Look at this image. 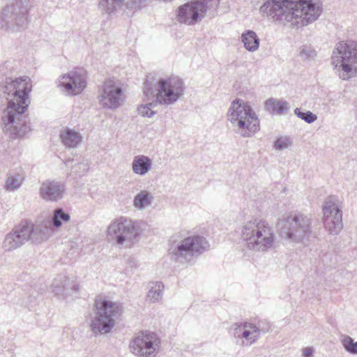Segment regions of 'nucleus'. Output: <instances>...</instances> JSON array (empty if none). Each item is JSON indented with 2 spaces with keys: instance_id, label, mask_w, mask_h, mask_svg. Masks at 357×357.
<instances>
[{
  "instance_id": "1",
  "label": "nucleus",
  "mask_w": 357,
  "mask_h": 357,
  "mask_svg": "<svg viewBox=\"0 0 357 357\" xmlns=\"http://www.w3.org/2000/svg\"><path fill=\"white\" fill-rule=\"evenodd\" d=\"M32 85L28 77H22L6 82L4 93L7 95V107L3 111L2 128L11 137L26 135L31 130L26 112L30 104L29 93Z\"/></svg>"
},
{
  "instance_id": "2",
  "label": "nucleus",
  "mask_w": 357,
  "mask_h": 357,
  "mask_svg": "<svg viewBox=\"0 0 357 357\" xmlns=\"http://www.w3.org/2000/svg\"><path fill=\"white\" fill-rule=\"evenodd\" d=\"M259 12L274 22H291L293 26H305L314 22L321 13V7L315 0H268Z\"/></svg>"
},
{
  "instance_id": "3",
  "label": "nucleus",
  "mask_w": 357,
  "mask_h": 357,
  "mask_svg": "<svg viewBox=\"0 0 357 357\" xmlns=\"http://www.w3.org/2000/svg\"><path fill=\"white\" fill-rule=\"evenodd\" d=\"M185 85L183 80L177 77L160 78L155 81L151 76H147L144 83V95L148 98H155L152 102L142 105L137 107L139 114L151 118L155 112L151 107L160 105H172L176 102L184 93Z\"/></svg>"
},
{
  "instance_id": "4",
  "label": "nucleus",
  "mask_w": 357,
  "mask_h": 357,
  "mask_svg": "<svg viewBox=\"0 0 357 357\" xmlns=\"http://www.w3.org/2000/svg\"><path fill=\"white\" fill-rule=\"evenodd\" d=\"M241 237L246 242L248 250L258 252H266L272 249L275 241L273 229L269 223L257 218L245 223Z\"/></svg>"
},
{
  "instance_id": "5",
  "label": "nucleus",
  "mask_w": 357,
  "mask_h": 357,
  "mask_svg": "<svg viewBox=\"0 0 357 357\" xmlns=\"http://www.w3.org/2000/svg\"><path fill=\"white\" fill-rule=\"evenodd\" d=\"M312 220L301 213L291 214L278 222L280 236L292 243L307 244L313 237Z\"/></svg>"
},
{
  "instance_id": "6",
  "label": "nucleus",
  "mask_w": 357,
  "mask_h": 357,
  "mask_svg": "<svg viewBox=\"0 0 357 357\" xmlns=\"http://www.w3.org/2000/svg\"><path fill=\"white\" fill-rule=\"evenodd\" d=\"M331 64L339 77L348 80L357 75V41H342L336 44Z\"/></svg>"
},
{
  "instance_id": "7",
  "label": "nucleus",
  "mask_w": 357,
  "mask_h": 357,
  "mask_svg": "<svg viewBox=\"0 0 357 357\" xmlns=\"http://www.w3.org/2000/svg\"><path fill=\"white\" fill-rule=\"evenodd\" d=\"M228 120L238 133L248 137L259 130V121L251 107L241 99L233 100L227 112Z\"/></svg>"
},
{
  "instance_id": "8",
  "label": "nucleus",
  "mask_w": 357,
  "mask_h": 357,
  "mask_svg": "<svg viewBox=\"0 0 357 357\" xmlns=\"http://www.w3.org/2000/svg\"><path fill=\"white\" fill-rule=\"evenodd\" d=\"M47 238L46 229L25 220L6 235L2 248L6 252H10L20 248L29 240L34 243H41Z\"/></svg>"
},
{
  "instance_id": "9",
  "label": "nucleus",
  "mask_w": 357,
  "mask_h": 357,
  "mask_svg": "<svg viewBox=\"0 0 357 357\" xmlns=\"http://www.w3.org/2000/svg\"><path fill=\"white\" fill-rule=\"evenodd\" d=\"M209 248L206 239L199 235L185 237L181 241H172L168 250L171 257L181 263L191 262Z\"/></svg>"
},
{
  "instance_id": "10",
  "label": "nucleus",
  "mask_w": 357,
  "mask_h": 357,
  "mask_svg": "<svg viewBox=\"0 0 357 357\" xmlns=\"http://www.w3.org/2000/svg\"><path fill=\"white\" fill-rule=\"evenodd\" d=\"M120 312L121 308L116 303L107 300L96 301L95 314L90 324L91 331L96 335L109 333Z\"/></svg>"
},
{
  "instance_id": "11",
  "label": "nucleus",
  "mask_w": 357,
  "mask_h": 357,
  "mask_svg": "<svg viewBox=\"0 0 357 357\" xmlns=\"http://www.w3.org/2000/svg\"><path fill=\"white\" fill-rule=\"evenodd\" d=\"M220 4V0H195L189 1L176 10V20L180 23L193 25L200 22L207 11L215 12Z\"/></svg>"
},
{
  "instance_id": "12",
  "label": "nucleus",
  "mask_w": 357,
  "mask_h": 357,
  "mask_svg": "<svg viewBox=\"0 0 357 357\" xmlns=\"http://www.w3.org/2000/svg\"><path fill=\"white\" fill-rule=\"evenodd\" d=\"M141 232L140 223L126 217L114 220L107 228V235L119 245L130 242Z\"/></svg>"
},
{
  "instance_id": "13",
  "label": "nucleus",
  "mask_w": 357,
  "mask_h": 357,
  "mask_svg": "<svg viewBox=\"0 0 357 357\" xmlns=\"http://www.w3.org/2000/svg\"><path fill=\"white\" fill-rule=\"evenodd\" d=\"M160 341L152 332H140L130 342V351L139 357L155 356L159 349Z\"/></svg>"
},
{
  "instance_id": "14",
  "label": "nucleus",
  "mask_w": 357,
  "mask_h": 357,
  "mask_svg": "<svg viewBox=\"0 0 357 357\" xmlns=\"http://www.w3.org/2000/svg\"><path fill=\"white\" fill-rule=\"evenodd\" d=\"M26 0H10L1 13L2 21L8 27L22 28L27 22Z\"/></svg>"
},
{
  "instance_id": "15",
  "label": "nucleus",
  "mask_w": 357,
  "mask_h": 357,
  "mask_svg": "<svg viewBox=\"0 0 357 357\" xmlns=\"http://www.w3.org/2000/svg\"><path fill=\"white\" fill-rule=\"evenodd\" d=\"M323 221L330 234L336 235L342 230V211L333 197H328L322 206Z\"/></svg>"
},
{
  "instance_id": "16",
  "label": "nucleus",
  "mask_w": 357,
  "mask_h": 357,
  "mask_svg": "<svg viewBox=\"0 0 357 357\" xmlns=\"http://www.w3.org/2000/svg\"><path fill=\"white\" fill-rule=\"evenodd\" d=\"M98 99L102 107L115 109L123 103V89L113 80H107L104 83L102 93L98 96Z\"/></svg>"
},
{
  "instance_id": "17",
  "label": "nucleus",
  "mask_w": 357,
  "mask_h": 357,
  "mask_svg": "<svg viewBox=\"0 0 357 357\" xmlns=\"http://www.w3.org/2000/svg\"><path fill=\"white\" fill-rule=\"evenodd\" d=\"M59 86L68 95L80 93L86 86L85 70L79 68L61 76Z\"/></svg>"
},
{
  "instance_id": "18",
  "label": "nucleus",
  "mask_w": 357,
  "mask_h": 357,
  "mask_svg": "<svg viewBox=\"0 0 357 357\" xmlns=\"http://www.w3.org/2000/svg\"><path fill=\"white\" fill-rule=\"evenodd\" d=\"M65 192L64 183L55 180L44 181L40 188V197L49 202H57L61 199Z\"/></svg>"
},
{
  "instance_id": "19",
  "label": "nucleus",
  "mask_w": 357,
  "mask_h": 357,
  "mask_svg": "<svg viewBox=\"0 0 357 357\" xmlns=\"http://www.w3.org/2000/svg\"><path fill=\"white\" fill-rule=\"evenodd\" d=\"M146 0H100L98 8L110 15L124 6L128 9L138 10L145 5Z\"/></svg>"
},
{
  "instance_id": "20",
  "label": "nucleus",
  "mask_w": 357,
  "mask_h": 357,
  "mask_svg": "<svg viewBox=\"0 0 357 357\" xmlns=\"http://www.w3.org/2000/svg\"><path fill=\"white\" fill-rule=\"evenodd\" d=\"M79 289L78 284L75 282L74 277L60 276L52 283V291L57 296L68 297L77 293Z\"/></svg>"
},
{
  "instance_id": "21",
  "label": "nucleus",
  "mask_w": 357,
  "mask_h": 357,
  "mask_svg": "<svg viewBox=\"0 0 357 357\" xmlns=\"http://www.w3.org/2000/svg\"><path fill=\"white\" fill-rule=\"evenodd\" d=\"M245 329L241 333V337L236 341L241 346H250L259 337L260 330L255 324L248 323L245 324Z\"/></svg>"
},
{
  "instance_id": "22",
  "label": "nucleus",
  "mask_w": 357,
  "mask_h": 357,
  "mask_svg": "<svg viewBox=\"0 0 357 357\" xmlns=\"http://www.w3.org/2000/svg\"><path fill=\"white\" fill-rule=\"evenodd\" d=\"M151 159L144 155L135 156L132 162V169L136 174L144 176L151 169Z\"/></svg>"
},
{
  "instance_id": "23",
  "label": "nucleus",
  "mask_w": 357,
  "mask_h": 357,
  "mask_svg": "<svg viewBox=\"0 0 357 357\" xmlns=\"http://www.w3.org/2000/svg\"><path fill=\"white\" fill-rule=\"evenodd\" d=\"M60 138L63 144L68 148H75L82 142L81 135L74 130L63 129L60 132Z\"/></svg>"
},
{
  "instance_id": "24",
  "label": "nucleus",
  "mask_w": 357,
  "mask_h": 357,
  "mask_svg": "<svg viewBox=\"0 0 357 357\" xmlns=\"http://www.w3.org/2000/svg\"><path fill=\"white\" fill-rule=\"evenodd\" d=\"M241 40L245 48L249 52H255L259 46V38L257 33L252 30H247L241 35Z\"/></svg>"
},
{
  "instance_id": "25",
  "label": "nucleus",
  "mask_w": 357,
  "mask_h": 357,
  "mask_svg": "<svg viewBox=\"0 0 357 357\" xmlns=\"http://www.w3.org/2000/svg\"><path fill=\"white\" fill-rule=\"evenodd\" d=\"M289 106L287 101L269 98L265 102V109L273 114H282L287 112Z\"/></svg>"
},
{
  "instance_id": "26",
  "label": "nucleus",
  "mask_w": 357,
  "mask_h": 357,
  "mask_svg": "<svg viewBox=\"0 0 357 357\" xmlns=\"http://www.w3.org/2000/svg\"><path fill=\"white\" fill-rule=\"evenodd\" d=\"M164 288V284L161 282H150L149 283V289L147 292L146 298L151 303L161 301Z\"/></svg>"
},
{
  "instance_id": "27",
  "label": "nucleus",
  "mask_w": 357,
  "mask_h": 357,
  "mask_svg": "<svg viewBox=\"0 0 357 357\" xmlns=\"http://www.w3.org/2000/svg\"><path fill=\"white\" fill-rule=\"evenodd\" d=\"M24 176L22 173H9L5 181L6 190L12 192L18 190L24 182Z\"/></svg>"
},
{
  "instance_id": "28",
  "label": "nucleus",
  "mask_w": 357,
  "mask_h": 357,
  "mask_svg": "<svg viewBox=\"0 0 357 357\" xmlns=\"http://www.w3.org/2000/svg\"><path fill=\"white\" fill-rule=\"evenodd\" d=\"M153 196L147 190H141L133 199V206L137 210L142 211L151 205Z\"/></svg>"
},
{
  "instance_id": "29",
  "label": "nucleus",
  "mask_w": 357,
  "mask_h": 357,
  "mask_svg": "<svg viewBox=\"0 0 357 357\" xmlns=\"http://www.w3.org/2000/svg\"><path fill=\"white\" fill-rule=\"evenodd\" d=\"M70 219V216L68 213L64 212L63 208H58L54 211L51 223L53 227H59L62 225L63 222H69Z\"/></svg>"
},
{
  "instance_id": "30",
  "label": "nucleus",
  "mask_w": 357,
  "mask_h": 357,
  "mask_svg": "<svg viewBox=\"0 0 357 357\" xmlns=\"http://www.w3.org/2000/svg\"><path fill=\"white\" fill-rule=\"evenodd\" d=\"M89 167L86 160L75 163L71 167V171L68 176L73 178H76L84 176L89 170Z\"/></svg>"
},
{
  "instance_id": "31",
  "label": "nucleus",
  "mask_w": 357,
  "mask_h": 357,
  "mask_svg": "<svg viewBox=\"0 0 357 357\" xmlns=\"http://www.w3.org/2000/svg\"><path fill=\"white\" fill-rule=\"evenodd\" d=\"M344 349L351 354H357V342L348 335H345L341 340Z\"/></svg>"
},
{
  "instance_id": "32",
  "label": "nucleus",
  "mask_w": 357,
  "mask_h": 357,
  "mask_svg": "<svg viewBox=\"0 0 357 357\" xmlns=\"http://www.w3.org/2000/svg\"><path fill=\"white\" fill-rule=\"evenodd\" d=\"M294 114L298 118L305 121L307 123H312L317 119V115L313 114L312 112H310V111L303 112V111H301V109L300 108H296L294 110Z\"/></svg>"
},
{
  "instance_id": "33",
  "label": "nucleus",
  "mask_w": 357,
  "mask_h": 357,
  "mask_svg": "<svg viewBox=\"0 0 357 357\" xmlns=\"http://www.w3.org/2000/svg\"><path fill=\"white\" fill-rule=\"evenodd\" d=\"M316 54V51L310 45H304L299 48V55L303 60L313 59Z\"/></svg>"
},
{
  "instance_id": "34",
  "label": "nucleus",
  "mask_w": 357,
  "mask_h": 357,
  "mask_svg": "<svg viewBox=\"0 0 357 357\" xmlns=\"http://www.w3.org/2000/svg\"><path fill=\"white\" fill-rule=\"evenodd\" d=\"M245 324H248V322L235 323L231 327L233 335L238 340L241 337L243 331L246 328Z\"/></svg>"
},
{
  "instance_id": "35",
  "label": "nucleus",
  "mask_w": 357,
  "mask_h": 357,
  "mask_svg": "<svg viewBox=\"0 0 357 357\" xmlns=\"http://www.w3.org/2000/svg\"><path fill=\"white\" fill-rule=\"evenodd\" d=\"M290 144L291 140L289 137H281L275 140L274 147L275 149L281 151L287 149Z\"/></svg>"
},
{
  "instance_id": "36",
  "label": "nucleus",
  "mask_w": 357,
  "mask_h": 357,
  "mask_svg": "<svg viewBox=\"0 0 357 357\" xmlns=\"http://www.w3.org/2000/svg\"><path fill=\"white\" fill-rule=\"evenodd\" d=\"M138 261L133 257H128L126 262V271L132 272L138 266Z\"/></svg>"
},
{
  "instance_id": "37",
  "label": "nucleus",
  "mask_w": 357,
  "mask_h": 357,
  "mask_svg": "<svg viewBox=\"0 0 357 357\" xmlns=\"http://www.w3.org/2000/svg\"><path fill=\"white\" fill-rule=\"evenodd\" d=\"M303 357H313V349L312 347H305L303 349Z\"/></svg>"
},
{
  "instance_id": "38",
  "label": "nucleus",
  "mask_w": 357,
  "mask_h": 357,
  "mask_svg": "<svg viewBox=\"0 0 357 357\" xmlns=\"http://www.w3.org/2000/svg\"><path fill=\"white\" fill-rule=\"evenodd\" d=\"M73 162V160H68V161H66L65 163H66V165H68V162Z\"/></svg>"
}]
</instances>
